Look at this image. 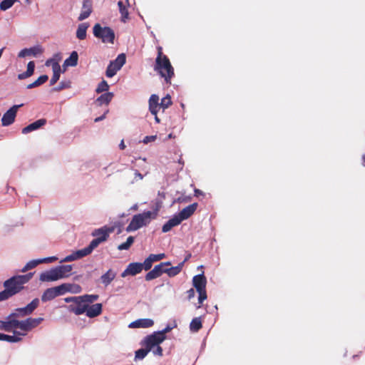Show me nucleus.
<instances>
[{
	"instance_id": "f257e3e1",
	"label": "nucleus",
	"mask_w": 365,
	"mask_h": 365,
	"mask_svg": "<svg viewBox=\"0 0 365 365\" xmlns=\"http://www.w3.org/2000/svg\"><path fill=\"white\" fill-rule=\"evenodd\" d=\"M113 231V227L107 226L94 230L92 232V236L96 237V238L90 242L88 247L73 252L63 259L61 262H72L89 255L101 243L106 242L109 235Z\"/></svg>"
},
{
	"instance_id": "f03ea898",
	"label": "nucleus",
	"mask_w": 365,
	"mask_h": 365,
	"mask_svg": "<svg viewBox=\"0 0 365 365\" xmlns=\"http://www.w3.org/2000/svg\"><path fill=\"white\" fill-rule=\"evenodd\" d=\"M34 273L29 272L24 275H15L4 281V289L0 292V302L5 301L21 292L24 284L30 281Z\"/></svg>"
},
{
	"instance_id": "7ed1b4c3",
	"label": "nucleus",
	"mask_w": 365,
	"mask_h": 365,
	"mask_svg": "<svg viewBox=\"0 0 365 365\" xmlns=\"http://www.w3.org/2000/svg\"><path fill=\"white\" fill-rule=\"evenodd\" d=\"M154 70L165 79L166 83H171V79L174 76L175 73L174 68L168 56L163 57L162 58H156Z\"/></svg>"
},
{
	"instance_id": "20e7f679",
	"label": "nucleus",
	"mask_w": 365,
	"mask_h": 365,
	"mask_svg": "<svg viewBox=\"0 0 365 365\" xmlns=\"http://www.w3.org/2000/svg\"><path fill=\"white\" fill-rule=\"evenodd\" d=\"M98 294H84L78 296V299L74 304H71L68 307V310L76 315H81L86 312L87 304H91L98 299Z\"/></svg>"
},
{
	"instance_id": "39448f33",
	"label": "nucleus",
	"mask_w": 365,
	"mask_h": 365,
	"mask_svg": "<svg viewBox=\"0 0 365 365\" xmlns=\"http://www.w3.org/2000/svg\"><path fill=\"white\" fill-rule=\"evenodd\" d=\"M157 214L151 211L143 212L140 214L135 215L130 224L126 228L128 232L135 231L143 226H145L150 223L152 219L155 218Z\"/></svg>"
},
{
	"instance_id": "423d86ee",
	"label": "nucleus",
	"mask_w": 365,
	"mask_h": 365,
	"mask_svg": "<svg viewBox=\"0 0 365 365\" xmlns=\"http://www.w3.org/2000/svg\"><path fill=\"white\" fill-rule=\"evenodd\" d=\"M93 33L95 37L101 39L103 43H113L115 33L108 27H102L100 24H96L93 28Z\"/></svg>"
},
{
	"instance_id": "0eeeda50",
	"label": "nucleus",
	"mask_w": 365,
	"mask_h": 365,
	"mask_svg": "<svg viewBox=\"0 0 365 365\" xmlns=\"http://www.w3.org/2000/svg\"><path fill=\"white\" fill-rule=\"evenodd\" d=\"M71 285L69 284H62L59 286L46 289L42 296L41 301L43 302L51 301L58 296L63 295L67 292L71 291Z\"/></svg>"
},
{
	"instance_id": "6e6552de",
	"label": "nucleus",
	"mask_w": 365,
	"mask_h": 365,
	"mask_svg": "<svg viewBox=\"0 0 365 365\" xmlns=\"http://www.w3.org/2000/svg\"><path fill=\"white\" fill-rule=\"evenodd\" d=\"M43 319L41 317L38 318H28L23 321H19L14 319V326L15 329H20L24 331H31L32 329L38 326L42 322Z\"/></svg>"
},
{
	"instance_id": "1a4fd4ad",
	"label": "nucleus",
	"mask_w": 365,
	"mask_h": 365,
	"mask_svg": "<svg viewBox=\"0 0 365 365\" xmlns=\"http://www.w3.org/2000/svg\"><path fill=\"white\" fill-rule=\"evenodd\" d=\"M39 299L38 298L34 299L29 304L22 308H18L16 309L15 313L11 314L8 318L13 317H25L29 315L34 312V311L38 307Z\"/></svg>"
},
{
	"instance_id": "9d476101",
	"label": "nucleus",
	"mask_w": 365,
	"mask_h": 365,
	"mask_svg": "<svg viewBox=\"0 0 365 365\" xmlns=\"http://www.w3.org/2000/svg\"><path fill=\"white\" fill-rule=\"evenodd\" d=\"M162 334H163L154 332L153 334L147 336L143 339V345L151 351L155 346L159 345L165 340V337H163Z\"/></svg>"
},
{
	"instance_id": "9b49d317",
	"label": "nucleus",
	"mask_w": 365,
	"mask_h": 365,
	"mask_svg": "<svg viewBox=\"0 0 365 365\" xmlns=\"http://www.w3.org/2000/svg\"><path fill=\"white\" fill-rule=\"evenodd\" d=\"M171 263L170 262H161L158 265H155L154 268L148 272L145 279L146 281H150L152 279H156L159 277H160L163 273H165V266H170Z\"/></svg>"
},
{
	"instance_id": "f8f14e48",
	"label": "nucleus",
	"mask_w": 365,
	"mask_h": 365,
	"mask_svg": "<svg viewBox=\"0 0 365 365\" xmlns=\"http://www.w3.org/2000/svg\"><path fill=\"white\" fill-rule=\"evenodd\" d=\"M20 106H21L17 105L13 106L3 115L1 118V124L3 126L10 125L14 122L17 110Z\"/></svg>"
},
{
	"instance_id": "ddd939ff",
	"label": "nucleus",
	"mask_w": 365,
	"mask_h": 365,
	"mask_svg": "<svg viewBox=\"0 0 365 365\" xmlns=\"http://www.w3.org/2000/svg\"><path fill=\"white\" fill-rule=\"evenodd\" d=\"M143 269L140 262L130 263L126 269L122 272L121 277H125L128 275L135 276L142 272Z\"/></svg>"
},
{
	"instance_id": "4468645a",
	"label": "nucleus",
	"mask_w": 365,
	"mask_h": 365,
	"mask_svg": "<svg viewBox=\"0 0 365 365\" xmlns=\"http://www.w3.org/2000/svg\"><path fill=\"white\" fill-rule=\"evenodd\" d=\"M58 279H60L55 267L41 273L39 276L41 282H53Z\"/></svg>"
},
{
	"instance_id": "2eb2a0df",
	"label": "nucleus",
	"mask_w": 365,
	"mask_h": 365,
	"mask_svg": "<svg viewBox=\"0 0 365 365\" xmlns=\"http://www.w3.org/2000/svg\"><path fill=\"white\" fill-rule=\"evenodd\" d=\"M197 207V203L191 204L185 208H183L177 215V217L180 220V222L182 220H187L189 218L196 210Z\"/></svg>"
},
{
	"instance_id": "dca6fc26",
	"label": "nucleus",
	"mask_w": 365,
	"mask_h": 365,
	"mask_svg": "<svg viewBox=\"0 0 365 365\" xmlns=\"http://www.w3.org/2000/svg\"><path fill=\"white\" fill-rule=\"evenodd\" d=\"M102 304L97 303L94 304H87V309L86 311V314L89 318H94L96 317L99 316L102 313Z\"/></svg>"
},
{
	"instance_id": "f3484780",
	"label": "nucleus",
	"mask_w": 365,
	"mask_h": 365,
	"mask_svg": "<svg viewBox=\"0 0 365 365\" xmlns=\"http://www.w3.org/2000/svg\"><path fill=\"white\" fill-rule=\"evenodd\" d=\"M92 13V1L91 0H83L82 11L78 18V20L81 21L87 19Z\"/></svg>"
},
{
	"instance_id": "a211bd4d",
	"label": "nucleus",
	"mask_w": 365,
	"mask_h": 365,
	"mask_svg": "<svg viewBox=\"0 0 365 365\" xmlns=\"http://www.w3.org/2000/svg\"><path fill=\"white\" fill-rule=\"evenodd\" d=\"M43 51V49L40 46H36L31 47L30 48H24L21 50L19 53L18 56L19 58H24L27 56H36L38 54H41Z\"/></svg>"
},
{
	"instance_id": "6ab92c4d",
	"label": "nucleus",
	"mask_w": 365,
	"mask_h": 365,
	"mask_svg": "<svg viewBox=\"0 0 365 365\" xmlns=\"http://www.w3.org/2000/svg\"><path fill=\"white\" fill-rule=\"evenodd\" d=\"M192 284L197 291L206 289L207 279L204 274L194 276L192 278Z\"/></svg>"
},
{
	"instance_id": "aec40b11",
	"label": "nucleus",
	"mask_w": 365,
	"mask_h": 365,
	"mask_svg": "<svg viewBox=\"0 0 365 365\" xmlns=\"http://www.w3.org/2000/svg\"><path fill=\"white\" fill-rule=\"evenodd\" d=\"M149 110L152 115H156L158 114L160 107L159 97L156 94H152L148 101Z\"/></svg>"
},
{
	"instance_id": "412c9836",
	"label": "nucleus",
	"mask_w": 365,
	"mask_h": 365,
	"mask_svg": "<svg viewBox=\"0 0 365 365\" xmlns=\"http://www.w3.org/2000/svg\"><path fill=\"white\" fill-rule=\"evenodd\" d=\"M46 123V120L44 118H41L39 120H36L35 122L29 124V125L24 127L22 129V133L23 134H27L30 132H32L34 130H36L42 126H43Z\"/></svg>"
},
{
	"instance_id": "4be33fe9",
	"label": "nucleus",
	"mask_w": 365,
	"mask_h": 365,
	"mask_svg": "<svg viewBox=\"0 0 365 365\" xmlns=\"http://www.w3.org/2000/svg\"><path fill=\"white\" fill-rule=\"evenodd\" d=\"M154 322L150 319H140L131 322L130 328H148L153 325Z\"/></svg>"
},
{
	"instance_id": "5701e85b",
	"label": "nucleus",
	"mask_w": 365,
	"mask_h": 365,
	"mask_svg": "<svg viewBox=\"0 0 365 365\" xmlns=\"http://www.w3.org/2000/svg\"><path fill=\"white\" fill-rule=\"evenodd\" d=\"M58 273L59 279H63L68 277L73 269L72 265H60L55 267Z\"/></svg>"
},
{
	"instance_id": "b1692460",
	"label": "nucleus",
	"mask_w": 365,
	"mask_h": 365,
	"mask_svg": "<svg viewBox=\"0 0 365 365\" xmlns=\"http://www.w3.org/2000/svg\"><path fill=\"white\" fill-rule=\"evenodd\" d=\"M128 4V0H120L118 2V6L119 8V11L121 14V21L125 22L128 19V11L127 9V5Z\"/></svg>"
},
{
	"instance_id": "393cba45",
	"label": "nucleus",
	"mask_w": 365,
	"mask_h": 365,
	"mask_svg": "<svg viewBox=\"0 0 365 365\" xmlns=\"http://www.w3.org/2000/svg\"><path fill=\"white\" fill-rule=\"evenodd\" d=\"M53 76L50 80V85L53 86L57 83L60 78L61 69L58 62H53L52 65Z\"/></svg>"
},
{
	"instance_id": "a878e982",
	"label": "nucleus",
	"mask_w": 365,
	"mask_h": 365,
	"mask_svg": "<svg viewBox=\"0 0 365 365\" xmlns=\"http://www.w3.org/2000/svg\"><path fill=\"white\" fill-rule=\"evenodd\" d=\"M187 259V258H185V260L179 263L178 266L165 268V273H166L170 277H173L178 275L181 272L184 266V263Z\"/></svg>"
},
{
	"instance_id": "bb28decb",
	"label": "nucleus",
	"mask_w": 365,
	"mask_h": 365,
	"mask_svg": "<svg viewBox=\"0 0 365 365\" xmlns=\"http://www.w3.org/2000/svg\"><path fill=\"white\" fill-rule=\"evenodd\" d=\"M181 223L180 220L175 215L173 218L170 219L166 223H165L162 227L163 232H169L173 227L180 225Z\"/></svg>"
},
{
	"instance_id": "cd10ccee",
	"label": "nucleus",
	"mask_w": 365,
	"mask_h": 365,
	"mask_svg": "<svg viewBox=\"0 0 365 365\" xmlns=\"http://www.w3.org/2000/svg\"><path fill=\"white\" fill-rule=\"evenodd\" d=\"M114 95L111 92H107L102 95H101L96 101V103L98 106L102 105H108L110 102L112 101Z\"/></svg>"
},
{
	"instance_id": "c85d7f7f",
	"label": "nucleus",
	"mask_w": 365,
	"mask_h": 365,
	"mask_svg": "<svg viewBox=\"0 0 365 365\" xmlns=\"http://www.w3.org/2000/svg\"><path fill=\"white\" fill-rule=\"evenodd\" d=\"M35 68V63L34 61H29L27 64V69L25 72L19 73L18 75V78L19 80L26 79L34 74Z\"/></svg>"
},
{
	"instance_id": "c756f323",
	"label": "nucleus",
	"mask_w": 365,
	"mask_h": 365,
	"mask_svg": "<svg viewBox=\"0 0 365 365\" xmlns=\"http://www.w3.org/2000/svg\"><path fill=\"white\" fill-rule=\"evenodd\" d=\"M115 272L110 269L101 276V279L105 286H108L115 279Z\"/></svg>"
},
{
	"instance_id": "7c9ffc66",
	"label": "nucleus",
	"mask_w": 365,
	"mask_h": 365,
	"mask_svg": "<svg viewBox=\"0 0 365 365\" xmlns=\"http://www.w3.org/2000/svg\"><path fill=\"white\" fill-rule=\"evenodd\" d=\"M88 27V23L80 24L76 31V37L80 40H84L86 38V31Z\"/></svg>"
},
{
	"instance_id": "2f4dec72",
	"label": "nucleus",
	"mask_w": 365,
	"mask_h": 365,
	"mask_svg": "<svg viewBox=\"0 0 365 365\" xmlns=\"http://www.w3.org/2000/svg\"><path fill=\"white\" fill-rule=\"evenodd\" d=\"M78 55L73 51L70 56L64 61L63 66H76L78 64Z\"/></svg>"
},
{
	"instance_id": "473e14b6",
	"label": "nucleus",
	"mask_w": 365,
	"mask_h": 365,
	"mask_svg": "<svg viewBox=\"0 0 365 365\" xmlns=\"http://www.w3.org/2000/svg\"><path fill=\"white\" fill-rule=\"evenodd\" d=\"M7 319L6 322L0 320V329L5 331H11L13 329H15L14 319H9L8 317Z\"/></svg>"
},
{
	"instance_id": "72a5a7b5",
	"label": "nucleus",
	"mask_w": 365,
	"mask_h": 365,
	"mask_svg": "<svg viewBox=\"0 0 365 365\" xmlns=\"http://www.w3.org/2000/svg\"><path fill=\"white\" fill-rule=\"evenodd\" d=\"M48 79V76L47 75H42L39 76L34 82L28 84L26 86V88L31 89L38 86H40L41 85L46 83Z\"/></svg>"
},
{
	"instance_id": "f704fd0d",
	"label": "nucleus",
	"mask_w": 365,
	"mask_h": 365,
	"mask_svg": "<svg viewBox=\"0 0 365 365\" xmlns=\"http://www.w3.org/2000/svg\"><path fill=\"white\" fill-rule=\"evenodd\" d=\"M202 324L200 317H195L192 319L190 324V329L193 332L198 331L202 328Z\"/></svg>"
},
{
	"instance_id": "c9c22d12",
	"label": "nucleus",
	"mask_w": 365,
	"mask_h": 365,
	"mask_svg": "<svg viewBox=\"0 0 365 365\" xmlns=\"http://www.w3.org/2000/svg\"><path fill=\"white\" fill-rule=\"evenodd\" d=\"M126 56L125 53L119 54L117 58L114 61H111L110 63H115V65L118 68H121V67L125 63Z\"/></svg>"
},
{
	"instance_id": "e433bc0d",
	"label": "nucleus",
	"mask_w": 365,
	"mask_h": 365,
	"mask_svg": "<svg viewBox=\"0 0 365 365\" xmlns=\"http://www.w3.org/2000/svg\"><path fill=\"white\" fill-rule=\"evenodd\" d=\"M119 70H120V68H118L115 65V63H110L107 67V69L106 71V75L107 77L111 78V77L114 76L116 74L117 71Z\"/></svg>"
},
{
	"instance_id": "4c0bfd02",
	"label": "nucleus",
	"mask_w": 365,
	"mask_h": 365,
	"mask_svg": "<svg viewBox=\"0 0 365 365\" xmlns=\"http://www.w3.org/2000/svg\"><path fill=\"white\" fill-rule=\"evenodd\" d=\"M134 242V237L132 236H130L127 238V240L125 242H123L118 246V249L119 250H128L130 246L133 245Z\"/></svg>"
},
{
	"instance_id": "58836bf2",
	"label": "nucleus",
	"mask_w": 365,
	"mask_h": 365,
	"mask_svg": "<svg viewBox=\"0 0 365 365\" xmlns=\"http://www.w3.org/2000/svg\"><path fill=\"white\" fill-rule=\"evenodd\" d=\"M150 351L147 347H145V349H140L135 351V359L140 360L143 359Z\"/></svg>"
},
{
	"instance_id": "ea45409f",
	"label": "nucleus",
	"mask_w": 365,
	"mask_h": 365,
	"mask_svg": "<svg viewBox=\"0 0 365 365\" xmlns=\"http://www.w3.org/2000/svg\"><path fill=\"white\" fill-rule=\"evenodd\" d=\"M172 105L171 98L169 95H167L165 97L161 99V102L160 103V107L163 109V110L168 108L170 106Z\"/></svg>"
},
{
	"instance_id": "a19ab883",
	"label": "nucleus",
	"mask_w": 365,
	"mask_h": 365,
	"mask_svg": "<svg viewBox=\"0 0 365 365\" xmlns=\"http://www.w3.org/2000/svg\"><path fill=\"white\" fill-rule=\"evenodd\" d=\"M41 263V259L31 260L24 267L21 269L22 272H26L29 269L36 267L37 265Z\"/></svg>"
},
{
	"instance_id": "79ce46f5",
	"label": "nucleus",
	"mask_w": 365,
	"mask_h": 365,
	"mask_svg": "<svg viewBox=\"0 0 365 365\" xmlns=\"http://www.w3.org/2000/svg\"><path fill=\"white\" fill-rule=\"evenodd\" d=\"M17 0H3L0 3V9L6 11L11 8Z\"/></svg>"
},
{
	"instance_id": "37998d69",
	"label": "nucleus",
	"mask_w": 365,
	"mask_h": 365,
	"mask_svg": "<svg viewBox=\"0 0 365 365\" xmlns=\"http://www.w3.org/2000/svg\"><path fill=\"white\" fill-rule=\"evenodd\" d=\"M109 89V86L108 83L103 80L98 86L97 88L96 89V92L98 93L107 91Z\"/></svg>"
},
{
	"instance_id": "c03bdc74",
	"label": "nucleus",
	"mask_w": 365,
	"mask_h": 365,
	"mask_svg": "<svg viewBox=\"0 0 365 365\" xmlns=\"http://www.w3.org/2000/svg\"><path fill=\"white\" fill-rule=\"evenodd\" d=\"M71 86V82L70 81H62L56 88H53V90L56 91H60L66 88H69Z\"/></svg>"
},
{
	"instance_id": "a18cd8bd",
	"label": "nucleus",
	"mask_w": 365,
	"mask_h": 365,
	"mask_svg": "<svg viewBox=\"0 0 365 365\" xmlns=\"http://www.w3.org/2000/svg\"><path fill=\"white\" fill-rule=\"evenodd\" d=\"M153 266V262L151 261V258L148 257L144 260L143 263H141V267L143 269L146 271L150 270Z\"/></svg>"
},
{
	"instance_id": "49530a36",
	"label": "nucleus",
	"mask_w": 365,
	"mask_h": 365,
	"mask_svg": "<svg viewBox=\"0 0 365 365\" xmlns=\"http://www.w3.org/2000/svg\"><path fill=\"white\" fill-rule=\"evenodd\" d=\"M149 258H151V261L153 262L160 261L165 257V255L164 253H160L158 255L150 254L148 256Z\"/></svg>"
},
{
	"instance_id": "de8ad7c7",
	"label": "nucleus",
	"mask_w": 365,
	"mask_h": 365,
	"mask_svg": "<svg viewBox=\"0 0 365 365\" xmlns=\"http://www.w3.org/2000/svg\"><path fill=\"white\" fill-rule=\"evenodd\" d=\"M21 340V338H20L19 336L4 334V341L14 343V342H19Z\"/></svg>"
},
{
	"instance_id": "09e8293b",
	"label": "nucleus",
	"mask_w": 365,
	"mask_h": 365,
	"mask_svg": "<svg viewBox=\"0 0 365 365\" xmlns=\"http://www.w3.org/2000/svg\"><path fill=\"white\" fill-rule=\"evenodd\" d=\"M197 292L199 294L198 302L199 304H202V302L207 299L206 289H204L202 290H198Z\"/></svg>"
},
{
	"instance_id": "8fccbe9b",
	"label": "nucleus",
	"mask_w": 365,
	"mask_h": 365,
	"mask_svg": "<svg viewBox=\"0 0 365 365\" xmlns=\"http://www.w3.org/2000/svg\"><path fill=\"white\" fill-rule=\"evenodd\" d=\"M55 57L56 58V60L53 59V58H49L48 59L46 63H45V65L46 66H52L53 62H58V61L61 60V54L60 53H57L55 55Z\"/></svg>"
},
{
	"instance_id": "3c124183",
	"label": "nucleus",
	"mask_w": 365,
	"mask_h": 365,
	"mask_svg": "<svg viewBox=\"0 0 365 365\" xmlns=\"http://www.w3.org/2000/svg\"><path fill=\"white\" fill-rule=\"evenodd\" d=\"M151 351H153V353L154 355L162 356H163V349L159 345L155 346Z\"/></svg>"
},
{
	"instance_id": "603ef678",
	"label": "nucleus",
	"mask_w": 365,
	"mask_h": 365,
	"mask_svg": "<svg viewBox=\"0 0 365 365\" xmlns=\"http://www.w3.org/2000/svg\"><path fill=\"white\" fill-rule=\"evenodd\" d=\"M58 258L56 257H49L41 259V263H51L56 261Z\"/></svg>"
},
{
	"instance_id": "864d4df0",
	"label": "nucleus",
	"mask_w": 365,
	"mask_h": 365,
	"mask_svg": "<svg viewBox=\"0 0 365 365\" xmlns=\"http://www.w3.org/2000/svg\"><path fill=\"white\" fill-rule=\"evenodd\" d=\"M155 139H156V136L155 135H148V136H145L144 138L143 142L146 144V143H148L150 142L154 141Z\"/></svg>"
},
{
	"instance_id": "5fc2aeb1",
	"label": "nucleus",
	"mask_w": 365,
	"mask_h": 365,
	"mask_svg": "<svg viewBox=\"0 0 365 365\" xmlns=\"http://www.w3.org/2000/svg\"><path fill=\"white\" fill-rule=\"evenodd\" d=\"M78 299H81L80 298H78V297H70L65 298L64 301L67 303L72 302V304H74L75 302Z\"/></svg>"
},
{
	"instance_id": "6e6d98bb",
	"label": "nucleus",
	"mask_w": 365,
	"mask_h": 365,
	"mask_svg": "<svg viewBox=\"0 0 365 365\" xmlns=\"http://www.w3.org/2000/svg\"><path fill=\"white\" fill-rule=\"evenodd\" d=\"M157 51H158V55H157L156 58H162L163 57H167V56L163 53V48L161 46H158Z\"/></svg>"
},
{
	"instance_id": "4d7b16f0",
	"label": "nucleus",
	"mask_w": 365,
	"mask_h": 365,
	"mask_svg": "<svg viewBox=\"0 0 365 365\" xmlns=\"http://www.w3.org/2000/svg\"><path fill=\"white\" fill-rule=\"evenodd\" d=\"M172 329V328L169 326L166 327L164 329H163L162 331H157L158 334H163V336L165 337V339L166 338V336H165V334L169 332L170 330Z\"/></svg>"
},
{
	"instance_id": "13d9d810",
	"label": "nucleus",
	"mask_w": 365,
	"mask_h": 365,
	"mask_svg": "<svg viewBox=\"0 0 365 365\" xmlns=\"http://www.w3.org/2000/svg\"><path fill=\"white\" fill-rule=\"evenodd\" d=\"M187 298L188 299H190L195 297V290L193 288L190 289L187 291Z\"/></svg>"
},
{
	"instance_id": "bf43d9fd",
	"label": "nucleus",
	"mask_w": 365,
	"mask_h": 365,
	"mask_svg": "<svg viewBox=\"0 0 365 365\" xmlns=\"http://www.w3.org/2000/svg\"><path fill=\"white\" fill-rule=\"evenodd\" d=\"M106 113H105L103 115L98 117L95 119V122H98L103 120L106 118Z\"/></svg>"
},
{
	"instance_id": "052dcab7",
	"label": "nucleus",
	"mask_w": 365,
	"mask_h": 365,
	"mask_svg": "<svg viewBox=\"0 0 365 365\" xmlns=\"http://www.w3.org/2000/svg\"><path fill=\"white\" fill-rule=\"evenodd\" d=\"M135 178L138 177L140 180H142L143 178V175L140 173L138 170L135 171Z\"/></svg>"
},
{
	"instance_id": "680f3d73",
	"label": "nucleus",
	"mask_w": 365,
	"mask_h": 365,
	"mask_svg": "<svg viewBox=\"0 0 365 365\" xmlns=\"http://www.w3.org/2000/svg\"><path fill=\"white\" fill-rule=\"evenodd\" d=\"M119 148L120 150H124L125 148V145L124 143L123 140H122L120 143L119 144Z\"/></svg>"
},
{
	"instance_id": "e2e57ef3",
	"label": "nucleus",
	"mask_w": 365,
	"mask_h": 365,
	"mask_svg": "<svg viewBox=\"0 0 365 365\" xmlns=\"http://www.w3.org/2000/svg\"><path fill=\"white\" fill-rule=\"evenodd\" d=\"M195 196H198L200 195H202V192L198 189L195 190Z\"/></svg>"
},
{
	"instance_id": "0e129e2a",
	"label": "nucleus",
	"mask_w": 365,
	"mask_h": 365,
	"mask_svg": "<svg viewBox=\"0 0 365 365\" xmlns=\"http://www.w3.org/2000/svg\"><path fill=\"white\" fill-rule=\"evenodd\" d=\"M155 116V120L157 123H160V118L158 117V115L156 114V115H154Z\"/></svg>"
},
{
	"instance_id": "69168bd1",
	"label": "nucleus",
	"mask_w": 365,
	"mask_h": 365,
	"mask_svg": "<svg viewBox=\"0 0 365 365\" xmlns=\"http://www.w3.org/2000/svg\"><path fill=\"white\" fill-rule=\"evenodd\" d=\"M4 334H1L0 333V340H3L4 341Z\"/></svg>"
}]
</instances>
